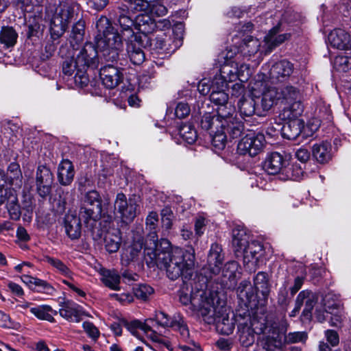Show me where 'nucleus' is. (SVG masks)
Listing matches in <instances>:
<instances>
[{
    "label": "nucleus",
    "instance_id": "64",
    "mask_svg": "<svg viewBox=\"0 0 351 351\" xmlns=\"http://www.w3.org/2000/svg\"><path fill=\"white\" fill-rule=\"evenodd\" d=\"M310 152L306 148L301 147L295 153V157L302 162H306L310 158Z\"/></svg>",
    "mask_w": 351,
    "mask_h": 351
},
{
    "label": "nucleus",
    "instance_id": "13",
    "mask_svg": "<svg viewBox=\"0 0 351 351\" xmlns=\"http://www.w3.org/2000/svg\"><path fill=\"white\" fill-rule=\"evenodd\" d=\"M237 145V150L241 154L257 155L263 149L265 136L263 134L248 130L244 133Z\"/></svg>",
    "mask_w": 351,
    "mask_h": 351
},
{
    "label": "nucleus",
    "instance_id": "63",
    "mask_svg": "<svg viewBox=\"0 0 351 351\" xmlns=\"http://www.w3.org/2000/svg\"><path fill=\"white\" fill-rule=\"evenodd\" d=\"M189 113L190 108L185 103H179L175 109V114L179 119L185 118Z\"/></svg>",
    "mask_w": 351,
    "mask_h": 351
},
{
    "label": "nucleus",
    "instance_id": "25",
    "mask_svg": "<svg viewBox=\"0 0 351 351\" xmlns=\"http://www.w3.org/2000/svg\"><path fill=\"white\" fill-rule=\"evenodd\" d=\"M156 27L155 21L151 18L148 13L138 15L134 20V29L138 32L134 34H147L152 33Z\"/></svg>",
    "mask_w": 351,
    "mask_h": 351
},
{
    "label": "nucleus",
    "instance_id": "9",
    "mask_svg": "<svg viewBox=\"0 0 351 351\" xmlns=\"http://www.w3.org/2000/svg\"><path fill=\"white\" fill-rule=\"evenodd\" d=\"M263 167L269 174H280L283 180H297L302 175L301 169L291 167L289 162L278 152H272L268 155Z\"/></svg>",
    "mask_w": 351,
    "mask_h": 351
},
{
    "label": "nucleus",
    "instance_id": "60",
    "mask_svg": "<svg viewBox=\"0 0 351 351\" xmlns=\"http://www.w3.org/2000/svg\"><path fill=\"white\" fill-rule=\"evenodd\" d=\"M324 336L327 342L331 346H337L339 343V337L338 333L334 330H326L324 332Z\"/></svg>",
    "mask_w": 351,
    "mask_h": 351
},
{
    "label": "nucleus",
    "instance_id": "52",
    "mask_svg": "<svg viewBox=\"0 0 351 351\" xmlns=\"http://www.w3.org/2000/svg\"><path fill=\"white\" fill-rule=\"evenodd\" d=\"M134 295L140 300H146L154 293V289L147 285H138L133 289Z\"/></svg>",
    "mask_w": 351,
    "mask_h": 351
},
{
    "label": "nucleus",
    "instance_id": "18",
    "mask_svg": "<svg viewBox=\"0 0 351 351\" xmlns=\"http://www.w3.org/2000/svg\"><path fill=\"white\" fill-rule=\"evenodd\" d=\"M36 187L40 196L45 197L51 192V186L53 183V174L50 169L44 166H38L36 171Z\"/></svg>",
    "mask_w": 351,
    "mask_h": 351
},
{
    "label": "nucleus",
    "instance_id": "37",
    "mask_svg": "<svg viewBox=\"0 0 351 351\" xmlns=\"http://www.w3.org/2000/svg\"><path fill=\"white\" fill-rule=\"evenodd\" d=\"M278 29V26L274 27L269 31L268 34L265 37L264 40L265 43V45L268 48L269 52L276 46L282 43L285 40L288 39V38L289 37V35L287 34L277 35Z\"/></svg>",
    "mask_w": 351,
    "mask_h": 351
},
{
    "label": "nucleus",
    "instance_id": "23",
    "mask_svg": "<svg viewBox=\"0 0 351 351\" xmlns=\"http://www.w3.org/2000/svg\"><path fill=\"white\" fill-rule=\"evenodd\" d=\"M223 258L221 246L217 243H213L208 256V266L212 274L216 275L219 273Z\"/></svg>",
    "mask_w": 351,
    "mask_h": 351
},
{
    "label": "nucleus",
    "instance_id": "12",
    "mask_svg": "<svg viewBox=\"0 0 351 351\" xmlns=\"http://www.w3.org/2000/svg\"><path fill=\"white\" fill-rule=\"evenodd\" d=\"M282 119L287 122L281 129L282 136L289 140H295L300 134H302L305 138L310 136L318 128L317 125H312L313 128H310L309 125L304 126V121L299 117Z\"/></svg>",
    "mask_w": 351,
    "mask_h": 351
},
{
    "label": "nucleus",
    "instance_id": "42",
    "mask_svg": "<svg viewBox=\"0 0 351 351\" xmlns=\"http://www.w3.org/2000/svg\"><path fill=\"white\" fill-rule=\"evenodd\" d=\"M143 244L141 242H134L126 248L121 255L123 264L128 265L130 262L135 261L141 253Z\"/></svg>",
    "mask_w": 351,
    "mask_h": 351
},
{
    "label": "nucleus",
    "instance_id": "50",
    "mask_svg": "<svg viewBox=\"0 0 351 351\" xmlns=\"http://www.w3.org/2000/svg\"><path fill=\"white\" fill-rule=\"evenodd\" d=\"M238 269L239 265L236 261H230L225 265L223 269V276L230 282L234 281L239 274Z\"/></svg>",
    "mask_w": 351,
    "mask_h": 351
},
{
    "label": "nucleus",
    "instance_id": "10",
    "mask_svg": "<svg viewBox=\"0 0 351 351\" xmlns=\"http://www.w3.org/2000/svg\"><path fill=\"white\" fill-rule=\"evenodd\" d=\"M80 9V5L73 0H66L60 3L53 15L50 25L51 34L60 36L66 31Z\"/></svg>",
    "mask_w": 351,
    "mask_h": 351
},
{
    "label": "nucleus",
    "instance_id": "8",
    "mask_svg": "<svg viewBox=\"0 0 351 351\" xmlns=\"http://www.w3.org/2000/svg\"><path fill=\"white\" fill-rule=\"evenodd\" d=\"M254 285L256 291V293H250L252 289L250 285H246L244 289L240 291L241 297H245L251 307L258 310L263 308L266 311L265 306L269 293V287L267 276L265 272H258L254 279Z\"/></svg>",
    "mask_w": 351,
    "mask_h": 351
},
{
    "label": "nucleus",
    "instance_id": "20",
    "mask_svg": "<svg viewBox=\"0 0 351 351\" xmlns=\"http://www.w3.org/2000/svg\"><path fill=\"white\" fill-rule=\"evenodd\" d=\"M59 313L63 318L76 323L82 320V316H88L82 306L72 301L65 302L60 308Z\"/></svg>",
    "mask_w": 351,
    "mask_h": 351
},
{
    "label": "nucleus",
    "instance_id": "1",
    "mask_svg": "<svg viewBox=\"0 0 351 351\" xmlns=\"http://www.w3.org/2000/svg\"><path fill=\"white\" fill-rule=\"evenodd\" d=\"M149 237L152 242L144 250L145 260L149 266L157 265L163 268L167 277L173 280L180 277L187 278L191 276L195 264L193 251L176 247L169 252L158 254L157 234L152 232Z\"/></svg>",
    "mask_w": 351,
    "mask_h": 351
},
{
    "label": "nucleus",
    "instance_id": "30",
    "mask_svg": "<svg viewBox=\"0 0 351 351\" xmlns=\"http://www.w3.org/2000/svg\"><path fill=\"white\" fill-rule=\"evenodd\" d=\"M81 221L74 213H69L64 218V228L67 235L71 239H78L81 235Z\"/></svg>",
    "mask_w": 351,
    "mask_h": 351
},
{
    "label": "nucleus",
    "instance_id": "31",
    "mask_svg": "<svg viewBox=\"0 0 351 351\" xmlns=\"http://www.w3.org/2000/svg\"><path fill=\"white\" fill-rule=\"evenodd\" d=\"M224 128H221L228 134L232 138H236L241 136L244 131V125L242 122L232 117V113L228 117H223Z\"/></svg>",
    "mask_w": 351,
    "mask_h": 351
},
{
    "label": "nucleus",
    "instance_id": "26",
    "mask_svg": "<svg viewBox=\"0 0 351 351\" xmlns=\"http://www.w3.org/2000/svg\"><path fill=\"white\" fill-rule=\"evenodd\" d=\"M130 14L128 10H122V5L120 4L116 12L117 25L121 28V32L123 35L128 33V35L134 34V21L129 16Z\"/></svg>",
    "mask_w": 351,
    "mask_h": 351
},
{
    "label": "nucleus",
    "instance_id": "34",
    "mask_svg": "<svg viewBox=\"0 0 351 351\" xmlns=\"http://www.w3.org/2000/svg\"><path fill=\"white\" fill-rule=\"evenodd\" d=\"M122 10H128L130 13H149L150 2L149 0H123L121 3Z\"/></svg>",
    "mask_w": 351,
    "mask_h": 351
},
{
    "label": "nucleus",
    "instance_id": "58",
    "mask_svg": "<svg viewBox=\"0 0 351 351\" xmlns=\"http://www.w3.org/2000/svg\"><path fill=\"white\" fill-rule=\"evenodd\" d=\"M213 87V80L210 81L209 79L202 80L197 86L198 91L200 94L206 95L209 93H211Z\"/></svg>",
    "mask_w": 351,
    "mask_h": 351
},
{
    "label": "nucleus",
    "instance_id": "38",
    "mask_svg": "<svg viewBox=\"0 0 351 351\" xmlns=\"http://www.w3.org/2000/svg\"><path fill=\"white\" fill-rule=\"evenodd\" d=\"M201 127L206 130H214L221 128H224L223 118L219 117L217 113V115H213L210 113L204 114L201 121Z\"/></svg>",
    "mask_w": 351,
    "mask_h": 351
},
{
    "label": "nucleus",
    "instance_id": "7",
    "mask_svg": "<svg viewBox=\"0 0 351 351\" xmlns=\"http://www.w3.org/2000/svg\"><path fill=\"white\" fill-rule=\"evenodd\" d=\"M278 91L280 100L284 104L280 113L281 118L299 117L304 110L300 90L294 86L286 85L282 86Z\"/></svg>",
    "mask_w": 351,
    "mask_h": 351
},
{
    "label": "nucleus",
    "instance_id": "46",
    "mask_svg": "<svg viewBox=\"0 0 351 351\" xmlns=\"http://www.w3.org/2000/svg\"><path fill=\"white\" fill-rule=\"evenodd\" d=\"M210 137L212 138L213 145L219 149H222L226 146L227 135L226 131L223 129L218 128L215 130H212L210 132Z\"/></svg>",
    "mask_w": 351,
    "mask_h": 351
},
{
    "label": "nucleus",
    "instance_id": "48",
    "mask_svg": "<svg viewBox=\"0 0 351 351\" xmlns=\"http://www.w3.org/2000/svg\"><path fill=\"white\" fill-rule=\"evenodd\" d=\"M102 208L101 199L99 193L95 190H91L86 193L81 206H97Z\"/></svg>",
    "mask_w": 351,
    "mask_h": 351
},
{
    "label": "nucleus",
    "instance_id": "11",
    "mask_svg": "<svg viewBox=\"0 0 351 351\" xmlns=\"http://www.w3.org/2000/svg\"><path fill=\"white\" fill-rule=\"evenodd\" d=\"M154 319L163 327H171L178 331L183 341L194 346V341L191 339L188 326L184 318L180 315H175L172 318L162 311L156 312Z\"/></svg>",
    "mask_w": 351,
    "mask_h": 351
},
{
    "label": "nucleus",
    "instance_id": "29",
    "mask_svg": "<svg viewBox=\"0 0 351 351\" xmlns=\"http://www.w3.org/2000/svg\"><path fill=\"white\" fill-rule=\"evenodd\" d=\"M280 101L278 89L272 86H265L261 100V106L264 111L269 110Z\"/></svg>",
    "mask_w": 351,
    "mask_h": 351
},
{
    "label": "nucleus",
    "instance_id": "35",
    "mask_svg": "<svg viewBox=\"0 0 351 351\" xmlns=\"http://www.w3.org/2000/svg\"><path fill=\"white\" fill-rule=\"evenodd\" d=\"M237 106L240 114L243 117H249L254 114H259L256 108V102L253 98L242 97L237 102Z\"/></svg>",
    "mask_w": 351,
    "mask_h": 351
},
{
    "label": "nucleus",
    "instance_id": "27",
    "mask_svg": "<svg viewBox=\"0 0 351 351\" xmlns=\"http://www.w3.org/2000/svg\"><path fill=\"white\" fill-rule=\"evenodd\" d=\"M312 155L319 163L328 162L332 158V146L328 141L315 143L312 147Z\"/></svg>",
    "mask_w": 351,
    "mask_h": 351
},
{
    "label": "nucleus",
    "instance_id": "6",
    "mask_svg": "<svg viewBox=\"0 0 351 351\" xmlns=\"http://www.w3.org/2000/svg\"><path fill=\"white\" fill-rule=\"evenodd\" d=\"M232 245L236 256L242 257L244 265H248L250 269L256 265L263 254L261 243L256 241L250 243V236L239 226L232 230Z\"/></svg>",
    "mask_w": 351,
    "mask_h": 351
},
{
    "label": "nucleus",
    "instance_id": "62",
    "mask_svg": "<svg viewBox=\"0 0 351 351\" xmlns=\"http://www.w3.org/2000/svg\"><path fill=\"white\" fill-rule=\"evenodd\" d=\"M206 223L207 220L205 217L199 216L196 218L195 221V232L197 236L200 237L204 234Z\"/></svg>",
    "mask_w": 351,
    "mask_h": 351
},
{
    "label": "nucleus",
    "instance_id": "33",
    "mask_svg": "<svg viewBox=\"0 0 351 351\" xmlns=\"http://www.w3.org/2000/svg\"><path fill=\"white\" fill-rule=\"evenodd\" d=\"M74 177L73 166L69 160H63L58 166V178L62 185H69Z\"/></svg>",
    "mask_w": 351,
    "mask_h": 351
},
{
    "label": "nucleus",
    "instance_id": "56",
    "mask_svg": "<svg viewBox=\"0 0 351 351\" xmlns=\"http://www.w3.org/2000/svg\"><path fill=\"white\" fill-rule=\"evenodd\" d=\"M307 336L302 332H290L285 337V341L287 343H295L306 341Z\"/></svg>",
    "mask_w": 351,
    "mask_h": 351
},
{
    "label": "nucleus",
    "instance_id": "15",
    "mask_svg": "<svg viewBox=\"0 0 351 351\" xmlns=\"http://www.w3.org/2000/svg\"><path fill=\"white\" fill-rule=\"evenodd\" d=\"M5 204L10 217L18 220L21 215L16 191L9 187L0 186V205Z\"/></svg>",
    "mask_w": 351,
    "mask_h": 351
},
{
    "label": "nucleus",
    "instance_id": "40",
    "mask_svg": "<svg viewBox=\"0 0 351 351\" xmlns=\"http://www.w3.org/2000/svg\"><path fill=\"white\" fill-rule=\"evenodd\" d=\"M30 312L40 320H45L49 322L55 321L53 315L56 314V312L49 305L34 306L30 308Z\"/></svg>",
    "mask_w": 351,
    "mask_h": 351
},
{
    "label": "nucleus",
    "instance_id": "49",
    "mask_svg": "<svg viewBox=\"0 0 351 351\" xmlns=\"http://www.w3.org/2000/svg\"><path fill=\"white\" fill-rule=\"evenodd\" d=\"M7 174V178L4 180L8 182L10 184H14L15 181L21 182L22 173L18 163H10L8 167Z\"/></svg>",
    "mask_w": 351,
    "mask_h": 351
},
{
    "label": "nucleus",
    "instance_id": "41",
    "mask_svg": "<svg viewBox=\"0 0 351 351\" xmlns=\"http://www.w3.org/2000/svg\"><path fill=\"white\" fill-rule=\"evenodd\" d=\"M84 34L85 22L80 19L73 26L70 36V43L73 49L83 42Z\"/></svg>",
    "mask_w": 351,
    "mask_h": 351
},
{
    "label": "nucleus",
    "instance_id": "53",
    "mask_svg": "<svg viewBox=\"0 0 351 351\" xmlns=\"http://www.w3.org/2000/svg\"><path fill=\"white\" fill-rule=\"evenodd\" d=\"M335 68L342 72H347L351 69V57L337 56L334 60Z\"/></svg>",
    "mask_w": 351,
    "mask_h": 351
},
{
    "label": "nucleus",
    "instance_id": "44",
    "mask_svg": "<svg viewBox=\"0 0 351 351\" xmlns=\"http://www.w3.org/2000/svg\"><path fill=\"white\" fill-rule=\"evenodd\" d=\"M18 34L12 27H3L0 32V42L7 47H13L17 40Z\"/></svg>",
    "mask_w": 351,
    "mask_h": 351
},
{
    "label": "nucleus",
    "instance_id": "19",
    "mask_svg": "<svg viewBox=\"0 0 351 351\" xmlns=\"http://www.w3.org/2000/svg\"><path fill=\"white\" fill-rule=\"evenodd\" d=\"M99 75L103 84L110 89L117 86L123 79V74L119 69L110 64L101 68Z\"/></svg>",
    "mask_w": 351,
    "mask_h": 351
},
{
    "label": "nucleus",
    "instance_id": "4",
    "mask_svg": "<svg viewBox=\"0 0 351 351\" xmlns=\"http://www.w3.org/2000/svg\"><path fill=\"white\" fill-rule=\"evenodd\" d=\"M99 58L96 47L91 43H86L75 54V58H67L62 63V72L68 77H73L75 84L85 86L89 82L88 69L98 66Z\"/></svg>",
    "mask_w": 351,
    "mask_h": 351
},
{
    "label": "nucleus",
    "instance_id": "17",
    "mask_svg": "<svg viewBox=\"0 0 351 351\" xmlns=\"http://www.w3.org/2000/svg\"><path fill=\"white\" fill-rule=\"evenodd\" d=\"M137 204L134 199L128 200L123 193H118L114 202V210L120 214L122 221L129 223L136 215Z\"/></svg>",
    "mask_w": 351,
    "mask_h": 351
},
{
    "label": "nucleus",
    "instance_id": "55",
    "mask_svg": "<svg viewBox=\"0 0 351 351\" xmlns=\"http://www.w3.org/2000/svg\"><path fill=\"white\" fill-rule=\"evenodd\" d=\"M82 327L88 336L92 339L93 341H97L100 335L99 329L90 322H84L82 324Z\"/></svg>",
    "mask_w": 351,
    "mask_h": 351
},
{
    "label": "nucleus",
    "instance_id": "32",
    "mask_svg": "<svg viewBox=\"0 0 351 351\" xmlns=\"http://www.w3.org/2000/svg\"><path fill=\"white\" fill-rule=\"evenodd\" d=\"M124 326L130 331L133 335L136 336L137 330L141 329L147 336H149L153 341H157L158 338L156 334L152 330L151 326L146 323H143L137 319L131 322L123 321Z\"/></svg>",
    "mask_w": 351,
    "mask_h": 351
},
{
    "label": "nucleus",
    "instance_id": "36",
    "mask_svg": "<svg viewBox=\"0 0 351 351\" xmlns=\"http://www.w3.org/2000/svg\"><path fill=\"white\" fill-rule=\"evenodd\" d=\"M100 274L101 275V280L106 287L112 290H119L121 277L117 271L101 269Z\"/></svg>",
    "mask_w": 351,
    "mask_h": 351
},
{
    "label": "nucleus",
    "instance_id": "45",
    "mask_svg": "<svg viewBox=\"0 0 351 351\" xmlns=\"http://www.w3.org/2000/svg\"><path fill=\"white\" fill-rule=\"evenodd\" d=\"M179 134L189 144L195 142L197 138V132L190 124H184L179 128Z\"/></svg>",
    "mask_w": 351,
    "mask_h": 351
},
{
    "label": "nucleus",
    "instance_id": "21",
    "mask_svg": "<svg viewBox=\"0 0 351 351\" xmlns=\"http://www.w3.org/2000/svg\"><path fill=\"white\" fill-rule=\"evenodd\" d=\"M237 64H226L221 66L219 75H216L213 78L216 85H220L221 88L228 87V82L237 80L238 73Z\"/></svg>",
    "mask_w": 351,
    "mask_h": 351
},
{
    "label": "nucleus",
    "instance_id": "57",
    "mask_svg": "<svg viewBox=\"0 0 351 351\" xmlns=\"http://www.w3.org/2000/svg\"><path fill=\"white\" fill-rule=\"evenodd\" d=\"M150 5L149 12L156 16H164L168 12L167 7L162 2L150 3Z\"/></svg>",
    "mask_w": 351,
    "mask_h": 351
},
{
    "label": "nucleus",
    "instance_id": "5",
    "mask_svg": "<svg viewBox=\"0 0 351 351\" xmlns=\"http://www.w3.org/2000/svg\"><path fill=\"white\" fill-rule=\"evenodd\" d=\"M97 34L95 42L97 48L104 52L109 60H116L119 51L123 48L122 39L117 31L112 26L109 19L101 16L96 21Z\"/></svg>",
    "mask_w": 351,
    "mask_h": 351
},
{
    "label": "nucleus",
    "instance_id": "22",
    "mask_svg": "<svg viewBox=\"0 0 351 351\" xmlns=\"http://www.w3.org/2000/svg\"><path fill=\"white\" fill-rule=\"evenodd\" d=\"M330 46L334 48L344 50L351 48V37L342 29H335L328 36Z\"/></svg>",
    "mask_w": 351,
    "mask_h": 351
},
{
    "label": "nucleus",
    "instance_id": "14",
    "mask_svg": "<svg viewBox=\"0 0 351 351\" xmlns=\"http://www.w3.org/2000/svg\"><path fill=\"white\" fill-rule=\"evenodd\" d=\"M149 44V38L143 34H131L128 38L127 53L134 64H141L145 56L143 48Z\"/></svg>",
    "mask_w": 351,
    "mask_h": 351
},
{
    "label": "nucleus",
    "instance_id": "28",
    "mask_svg": "<svg viewBox=\"0 0 351 351\" xmlns=\"http://www.w3.org/2000/svg\"><path fill=\"white\" fill-rule=\"evenodd\" d=\"M293 72V64L287 60L280 61L272 66L270 69V77L272 80L281 82L285 80Z\"/></svg>",
    "mask_w": 351,
    "mask_h": 351
},
{
    "label": "nucleus",
    "instance_id": "16",
    "mask_svg": "<svg viewBox=\"0 0 351 351\" xmlns=\"http://www.w3.org/2000/svg\"><path fill=\"white\" fill-rule=\"evenodd\" d=\"M227 87L221 88L213 81V90L210 95V101L218 106L217 113L221 117H226L234 112V108L228 104V95L226 93Z\"/></svg>",
    "mask_w": 351,
    "mask_h": 351
},
{
    "label": "nucleus",
    "instance_id": "24",
    "mask_svg": "<svg viewBox=\"0 0 351 351\" xmlns=\"http://www.w3.org/2000/svg\"><path fill=\"white\" fill-rule=\"evenodd\" d=\"M102 208L97 206H81L79 211L80 219L89 227H93L100 219L103 213Z\"/></svg>",
    "mask_w": 351,
    "mask_h": 351
},
{
    "label": "nucleus",
    "instance_id": "59",
    "mask_svg": "<svg viewBox=\"0 0 351 351\" xmlns=\"http://www.w3.org/2000/svg\"><path fill=\"white\" fill-rule=\"evenodd\" d=\"M237 73H238L237 79L239 80L240 82H243L247 81L250 75L249 65L246 64H241L239 66L237 65Z\"/></svg>",
    "mask_w": 351,
    "mask_h": 351
},
{
    "label": "nucleus",
    "instance_id": "43",
    "mask_svg": "<svg viewBox=\"0 0 351 351\" xmlns=\"http://www.w3.org/2000/svg\"><path fill=\"white\" fill-rule=\"evenodd\" d=\"M259 47L260 42L258 39L247 36L243 41L241 51L244 56H250L257 53Z\"/></svg>",
    "mask_w": 351,
    "mask_h": 351
},
{
    "label": "nucleus",
    "instance_id": "39",
    "mask_svg": "<svg viewBox=\"0 0 351 351\" xmlns=\"http://www.w3.org/2000/svg\"><path fill=\"white\" fill-rule=\"evenodd\" d=\"M121 233L118 230L108 232L104 237V245L109 253L116 252L120 247Z\"/></svg>",
    "mask_w": 351,
    "mask_h": 351
},
{
    "label": "nucleus",
    "instance_id": "3",
    "mask_svg": "<svg viewBox=\"0 0 351 351\" xmlns=\"http://www.w3.org/2000/svg\"><path fill=\"white\" fill-rule=\"evenodd\" d=\"M193 307L197 311L208 324H216L217 328L223 335L231 334L234 329L232 318H230L223 301L217 293L210 291H199L191 298Z\"/></svg>",
    "mask_w": 351,
    "mask_h": 351
},
{
    "label": "nucleus",
    "instance_id": "61",
    "mask_svg": "<svg viewBox=\"0 0 351 351\" xmlns=\"http://www.w3.org/2000/svg\"><path fill=\"white\" fill-rule=\"evenodd\" d=\"M162 223L166 229H170L172 226V213L170 209L165 208L161 212Z\"/></svg>",
    "mask_w": 351,
    "mask_h": 351
},
{
    "label": "nucleus",
    "instance_id": "54",
    "mask_svg": "<svg viewBox=\"0 0 351 351\" xmlns=\"http://www.w3.org/2000/svg\"><path fill=\"white\" fill-rule=\"evenodd\" d=\"M317 302V296L310 291L306 300L305 301V307L302 312V315L308 319L311 317V311Z\"/></svg>",
    "mask_w": 351,
    "mask_h": 351
},
{
    "label": "nucleus",
    "instance_id": "47",
    "mask_svg": "<svg viewBox=\"0 0 351 351\" xmlns=\"http://www.w3.org/2000/svg\"><path fill=\"white\" fill-rule=\"evenodd\" d=\"M44 261L49 264L56 269L60 274L69 276L71 274V271L69 267L60 259L45 256L43 258Z\"/></svg>",
    "mask_w": 351,
    "mask_h": 351
},
{
    "label": "nucleus",
    "instance_id": "51",
    "mask_svg": "<svg viewBox=\"0 0 351 351\" xmlns=\"http://www.w3.org/2000/svg\"><path fill=\"white\" fill-rule=\"evenodd\" d=\"M323 304L326 312L331 314L333 313L334 310H338L340 307V302L332 293H328L324 296Z\"/></svg>",
    "mask_w": 351,
    "mask_h": 351
},
{
    "label": "nucleus",
    "instance_id": "2",
    "mask_svg": "<svg viewBox=\"0 0 351 351\" xmlns=\"http://www.w3.org/2000/svg\"><path fill=\"white\" fill-rule=\"evenodd\" d=\"M239 337L241 343L249 347L254 342V334H266L268 347L274 346L280 349L283 346V337L287 331L286 322L270 323L266 311L263 308L255 310L250 317V324H240L238 326Z\"/></svg>",
    "mask_w": 351,
    "mask_h": 351
}]
</instances>
